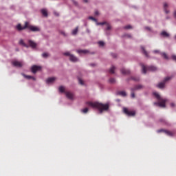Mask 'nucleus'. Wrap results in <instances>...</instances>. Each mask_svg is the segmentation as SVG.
<instances>
[{"instance_id":"obj_1","label":"nucleus","mask_w":176,"mask_h":176,"mask_svg":"<svg viewBox=\"0 0 176 176\" xmlns=\"http://www.w3.org/2000/svg\"><path fill=\"white\" fill-rule=\"evenodd\" d=\"M87 104L89 105V107H91V108L98 109L100 113H102L104 111H108V109H109V104H104L98 102H87Z\"/></svg>"},{"instance_id":"obj_2","label":"nucleus","mask_w":176,"mask_h":176,"mask_svg":"<svg viewBox=\"0 0 176 176\" xmlns=\"http://www.w3.org/2000/svg\"><path fill=\"white\" fill-rule=\"evenodd\" d=\"M153 94L156 97L157 100L160 101L159 102H154V105H155V107H160V108L166 107V101H167V99L162 98L160 95L157 92H153Z\"/></svg>"},{"instance_id":"obj_3","label":"nucleus","mask_w":176,"mask_h":176,"mask_svg":"<svg viewBox=\"0 0 176 176\" xmlns=\"http://www.w3.org/2000/svg\"><path fill=\"white\" fill-rule=\"evenodd\" d=\"M142 74H146L148 71H151V72H155V71H157V67L155 66H145V65L142 64Z\"/></svg>"},{"instance_id":"obj_4","label":"nucleus","mask_w":176,"mask_h":176,"mask_svg":"<svg viewBox=\"0 0 176 176\" xmlns=\"http://www.w3.org/2000/svg\"><path fill=\"white\" fill-rule=\"evenodd\" d=\"M170 79H171V77L170 76L165 78L162 82H160L157 85V87H158L159 89H164V86L166 83H167V82H168V80H170Z\"/></svg>"},{"instance_id":"obj_5","label":"nucleus","mask_w":176,"mask_h":176,"mask_svg":"<svg viewBox=\"0 0 176 176\" xmlns=\"http://www.w3.org/2000/svg\"><path fill=\"white\" fill-rule=\"evenodd\" d=\"M12 65L13 67H16V68H21V67H23L24 62L23 61H19V60H13L12 62Z\"/></svg>"},{"instance_id":"obj_6","label":"nucleus","mask_w":176,"mask_h":176,"mask_svg":"<svg viewBox=\"0 0 176 176\" xmlns=\"http://www.w3.org/2000/svg\"><path fill=\"white\" fill-rule=\"evenodd\" d=\"M123 112L127 116H135V111H129V109L126 107H123Z\"/></svg>"},{"instance_id":"obj_7","label":"nucleus","mask_w":176,"mask_h":176,"mask_svg":"<svg viewBox=\"0 0 176 176\" xmlns=\"http://www.w3.org/2000/svg\"><path fill=\"white\" fill-rule=\"evenodd\" d=\"M28 28L30 30V31H32V32H39V31H41V29L38 28V26L28 25Z\"/></svg>"},{"instance_id":"obj_8","label":"nucleus","mask_w":176,"mask_h":176,"mask_svg":"<svg viewBox=\"0 0 176 176\" xmlns=\"http://www.w3.org/2000/svg\"><path fill=\"white\" fill-rule=\"evenodd\" d=\"M28 28V22L25 23V25L23 27L21 26V24L19 23L16 28L18 30V31H23V30H25V28Z\"/></svg>"},{"instance_id":"obj_9","label":"nucleus","mask_w":176,"mask_h":176,"mask_svg":"<svg viewBox=\"0 0 176 176\" xmlns=\"http://www.w3.org/2000/svg\"><path fill=\"white\" fill-rule=\"evenodd\" d=\"M157 133H164L166 135H169V137H173V135H174L173 132L164 129L157 130Z\"/></svg>"},{"instance_id":"obj_10","label":"nucleus","mask_w":176,"mask_h":176,"mask_svg":"<svg viewBox=\"0 0 176 176\" xmlns=\"http://www.w3.org/2000/svg\"><path fill=\"white\" fill-rule=\"evenodd\" d=\"M41 69L40 66L33 65L31 68V71L33 74H36L37 71H39Z\"/></svg>"},{"instance_id":"obj_11","label":"nucleus","mask_w":176,"mask_h":176,"mask_svg":"<svg viewBox=\"0 0 176 176\" xmlns=\"http://www.w3.org/2000/svg\"><path fill=\"white\" fill-rule=\"evenodd\" d=\"M142 87H144L142 85H135L133 88H131V91H135V90H141Z\"/></svg>"},{"instance_id":"obj_12","label":"nucleus","mask_w":176,"mask_h":176,"mask_svg":"<svg viewBox=\"0 0 176 176\" xmlns=\"http://www.w3.org/2000/svg\"><path fill=\"white\" fill-rule=\"evenodd\" d=\"M66 97L69 98V100H74V94L71 93L70 91H67L65 93Z\"/></svg>"},{"instance_id":"obj_13","label":"nucleus","mask_w":176,"mask_h":176,"mask_svg":"<svg viewBox=\"0 0 176 176\" xmlns=\"http://www.w3.org/2000/svg\"><path fill=\"white\" fill-rule=\"evenodd\" d=\"M28 44L30 45V47H32V49H35V47H36V43L32 41V40L28 41Z\"/></svg>"},{"instance_id":"obj_14","label":"nucleus","mask_w":176,"mask_h":176,"mask_svg":"<svg viewBox=\"0 0 176 176\" xmlns=\"http://www.w3.org/2000/svg\"><path fill=\"white\" fill-rule=\"evenodd\" d=\"M69 60L73 63H76V61H78V59L76 58V56H74V54L70 55Z\"/></svg>"},{"instance_id":"obj_15","label":"nucleus","mask_w":176,"mask_h":176,"mask_svg":"<svg viewBox=\"0 0 176 176\" xmlns=\"http://www.w3.org/2000/svg\"><path fill=\"white\" fill-rule=\"evenodd\" d=\"M76 52L78 54H87V53H89V50H78Z\"/></svg>"},{"instance_id":"obj_16","label":"nucleus","mask_w":176,"mask_h":176,"mask_svg":"<svg viewBox=\"0 0 176 176\" xmlns=\"http://www.w3.org/2000/svg\"><path fill=\"white\" fill-rule=\"evenodd\" d=\"M121 74L123 75H129V74H130V70L122 68L121 69Z\"/></svg>"},{"instance_id":"obj_17","label":"nucleus","mask_w":176,"mask_h":176,"mask_svg":"<svg viewBox=\"0 0 176 176\" xmlns=\"http://www.w3.org/2000/svg\"><path fill=\"white\" fill-rule=\"evenodd\" d=\"M21 75H22L24 78H25V79H28V80L32 79L33 80H36V79L35 77H34V76H28V75H25V74H21Z\"/></svg>"},{"instance_id":"obj_18","label":"nucleus","mask_w":176,"mask_h":176,"mask_svg":"<svg viewBox=\"0 0 176 176\" xmlns=\"http://www.w3.org/2000/svg\"><path fill=\"white\" fill-rule=\"evenodd\" d=\"M56 80V78L54 77H50L46 80V83L50 84V83H53Z\"/></svg>"},{"instance_id":"obj_19","label":"nucleus","mask_w":176,"mask_h":176,"mask_svg":"<svg viewBox=\"0 0 176 176\" xmlns=\"http://www.w3.org/2000/svg\"><path fill=\"white\" fill-rule=\"evenodd\" d=\"M167 8H168V4H167V3H164V10L165 13H166V14L170 13V11L167 10Z\"/></svg>"},{"instance_id":"obj_20","label":"nucleus","mask_w":176,"mask_h":176,"mask_svg":"<svg viewBox=\"0 0 176 176\" xmlns=\"http://www.w3.org/2000/svg\"><path fill=\"white\" fill-rule=\"evenodd\" d=\"M41 14L44 17H47V10L44 8L41 10Z\"/></svg>"},{"instance_id":"obj_21","label":"nucleus","mask_w":176,"mask_h":176,"mask_svg":"<svg viewBox=\"0 0 176 176\" xmlns=\"http://www.w3.org/2000/svg\"><path fill=\"white\" fill-rule=\"evenodd\" d=\"M161 36H164V38H168L170 36V34L167 33L166 31H162L161 33Z\"/></svg>"},{"instance_id":"obj_22","label":"nucleus","mask_w":176,"mask_h":176,"mask_svg":"<svg viewBox=\"0 0 176 176\" xmlns=\"http://www.w3.org/2000/svg\"><path fill=\"white\" fill-rule=\"evenodd\" d=\"M118 94L119 96H122V97H126L127 96V94H126V91H124L118 92Z\"/></svg>"},{"instance_id":"obj_23","label":"nucleus","mask_w":176,"mask_h":176,"mask_svg":"<svg viewBox=\"0 0 176 176\" xmlns=\"http://www.w3.org/2000/svg\"><path fill=\"white\" fill-rule=\"evenodd\" d=\"M141 49L142 50V52L146 56V57H149V55H148V52H146V50H145V48L143 46L141 47Z\"/></svg>"},{"instance_id":"obj_24","label":"nucleus","mask_w":176,"mask_h":176,"mask_svg":"<svg viewBox=\"0 0 176 176\" xmlns=\"http://www.w3.org/2000/svg\"><path fill=\"white\" fill-rule=\"evenodd\" d=\"M19 45H21L22 46H24L25 47H28V45H27V44L24 43V41H23V39H21L19 41Z\"/></svg>"},{"instance_id":"obj_25","label":"nucleus","mask_w":176,"mask_h":176,"mask_svg":"<svg viewBox=\"0 0 176 176\" xmlns=\"http://www.w3.org/2000/svg\"><path fill=\"white\" fill-rule=\"evenodd\" d=\"M161 56L165 58V60H168V56H167V54L163 52L161 53Z\"/></svg>"},{"instance_id":"obj_26","label":"nucleus","mask_w":176,"mask_h":176,"mask_svg":"<svg viewBox=\"0 0 176 176\" xmlns=\"http://www.w3.org/2000/svg\"><path fill=\"white\" fill-rule=\"evenodd\" d=\"M131 80H134V82H140V77H131Z\"/></svg>"},{"instance_id":"obj_27","label":"nucleus","mask_w":176,"mask_h":176,"mask_svg":"<svg viewBox=\"0 0 176 176\" xmlns=\"http://www.w3.org/2000/svg\"><path fill=\"white\" fill-rule=\"evenodd\" d=\"M109 72L110 74H115V66H112L111 68L109 69Z\"/></svg>"},{"instance_id":"obj_28","label":"nucleus","mask_w":176,"mask_h":176,"mask_svg":"<svg viewBox=\"0 0 176 176\" xmlns=\"http://www.w3.org/2000/svg\"><path fill=\"white\" fill-rule=\"evenodd\" d=\"M72 35H76L78 34V27L72 30Z\"/></svg>"},{"instance_id":"obj_29","label":"nucleus","mask_w":176,"mask_h":176,"mask_svg":"<svg viewBox=\"0 0 176 176\" xmlns=\"http://www.w3.org/2000/svg\"><path fill=\"white\" fill-rule=\"evenodd\" d=\"M58 90H59L60 93H64L65 89L64 88V87L60 86V87H59Z\"/></svg>"},{"instance_id":"obj_30","label":"nucleus","mask_w":176,"mask_h":176,"mask_svg":"<svg viewBox=\"0 0 176 176\" xmlns=\"http://www.w3.org/2000/svg\"><path fill=\"white\" fill-rule=\"evenodd\" d=\"M42 57H43V58H47V57H49V53L45 52L42 54Z\"/></svg>"},{"instance_id":"obj_31","label":"nucleus","mask_w":176,"mask_h":176,"mask_svg":"<svg viewBox=\"0 0 176 176\" xmlns=\"http://www.w3.org/2000/svg\"><path fill=\"white\" fill-rule=\"evenodd\" d=\"M81 112H82V113H87V112H89V109L88 108H85L81 110Z\"/></svg>"},{"instance_id":"obj_32","label":"nucleus","mask_w":176,"mask_h":176,"mask_svg":"<svg viewBox=\"0 0 176 176\" xmlns=\"http://www.w3.org/2000/svg\"><path fill=\"white\" fill-rule=\"evenodd\" d=\"M104 24H107V22H96V25H104Z\"/></svg>"},{"instance_id":"obj_33","label":"nucleus","mask_w":176,"mask_h":176,"mask_svg":"<svg viewBox=\"0 0 176 176\" xmlns=\"http://www.w3.org/2000/svg\"><path fill=\"white\" fill-rule=\"evenodd\" d=\"M89 20H93V21H95L96 23H97V19H95L94 17L93 16H89L88 18Z\"/></svg>"},{"instance_id":"obj_34","label":"nucleus","mask_w":176,"mask_h":176,"mask_svg":"<svg viewBox=\"0 0 176 176\" xmlns=\"http://www.w3.org/2000/svg\"><path fill=\"white\" fill-rule=\"evenodd\" d=\"M78 83H80V85H82V86H83V85H85V83L83 82V80L82 79H80V78H78Z\"/></svg>"},{"instance_id":"obj_35","label":"nucleus","mask_w":176,"mask_h":176,"mask_svg":"<svg viewBox=\"0 0 176 176\" xmlns=\"http://www.w3.org/2000/svg\"><path fill=\"white\" fill-rule=\"evenodd\" d=\"M109 82L110 83H115L116 82V80H115V78H110Z\"/></svg>"},{"instance_id":"obj_36","label":"nucleus","mask_w":176,"mask_h":176,"mask_svg":"<svg viewBox=\"0 0 176 176\" xmlns=\"http://www.w3.org/2000/svg\"><path fill=\"white\" fill-rule=\"evenodd\" d=\"M160 122L161 123H164V124H167V121H166V120H164V119H160Z\"/></svg>"},{"instance_id":"obj_37","label":"nucleus","mask_w":176,"mask_h":176,"mask_svg":"<svg viewBox=\"0 0 176 176\" xmlns=\"http://www.w3.org/2000/svg\"><path fill=\"white\" fill-rule=\"evenodd\" d=\"M98 43L99 45V46H104L105 45L104 41H99Z\"/></svg>"},{"instance_id":"obj_38","label":"nucleus","mask_w":176,"mask_h":176,"mask_svg":"<svg viewBox=\"0 0 176 176\" xmlns=\"http://www.w3.org/2000/svg\"><path fill=\"white\" fill-rule=\"evenodd\" d=\"M131 98H135V94H134V91H131Z\"/></svg>"},{"instance_id":"obj_39","label":"nucleus","mask_w":176,"mask_h":176,"mask_svg":"<svg viewBox=\"0 0 176 176\" xmlns=\"http://www.w3.org/2000/svg\"><path fill=\"white\" fill-rule=\"evenodd\" d=\"M124 28L125 30H130V28H131V25H128L125 26Z\"/></svg>"},{"instance_id":"obj_40","label":"nucleus","mask_w":176,"mask_h":176,"mask_svg":"<svg viewBox=\"0 0 176 176\" xmlns=\"http://www.w3.org/2000/svg\"><path fill=\"white\" fill-rule=\"evenodd\" d=\"M63 54H64V56H69V57H71V56L72 55L69 52H65Z\"/></svg>"},{"instance_id":"obj_41","label":"nucleus","mask_w":176,"mask_h":176,"mask_svg":"<svg viewBox=\"0 0 176 176\" xmlns=\"http://www.w3.org/2000/svg\"><path fill=\"white\" fill-rule=\"evenodd\" d=\"M107 28H106V31H109V30H111V26H110L109 24H107Z\"/></svg>"},{"instance_id":"obj_42","label":"nucleus","mask_w":176,"mask_h":176,"mask_svg":"<svg viewBox=\"0 0 176 176\" xmlns=\"http://www.w3.org/2000/svg\"><path fill=\"white\" fill-rule=\"evenodd\" d=\"M72 2L75 5V6H78V2H76L75 0H72Z\"/></svg>"},{"instance_id":"obj_43","label":"nucleus","mask_w":176,"mask_h":176,"mask_svg":"<svg viewBox=\"0 0 176 176\" xmlns=\"http://www.w3.org/2000/svg\"><path fill=\"white\" fill-rule=\"evenodd\" d=\"M124 36L126 38H131V34H125Z\"/></svg>"},{"instance_id":"obj_44","label":"nucleus","mask_w":176,"mask_h":176,"mask_svg":"<svg viewBox=\"0 0 176 176\" xmlns=\"http://www.w3.org/2000/svg\"><path fill=\"white\" fill-rule=\"evenodd\" d=\"M172 58H173V60H174V61H176V56L175 55H173Z\"/></svg>"},{"instance_id":"obj_45","label":"nucleus","mask_w":176,"mask_h":176,"mask_svg":"<svg viewBox=\"0 0 176 176\" xmlns=\"http://www.w3.org/2000/svg\"><path fill=\"white\" fill-rule=\"evenodd\" d=\"M111 56L113 58H116V54H111Z\"/></svg>"},{"instance_id":"obj_46","label":"nucleus","mask_w":176,"mask_h":176,"mask_svg":"<svg viewBox=\"0 0 176 176\" xmlns=\"http://www.w3.org/2000/svg\"><path fill=\"white\" fill-rule=\"evenodd\" d=\"M170 107H171L172 108H174V107H175V104H174V103H170Z\"/></svg>"},{"instance_id":"obj_47","label":"nucleus","mask_w":176,"mask_h":176,"mask_svg":"<svg viewBox=\"0 0 176 176\" xmlns=\"http://www.w3.org/2000/svg\"><path fill=\"white\" fill-rule=\"evenodd\" d=\"M153 52H154V53H160V51H159V50H154V51H153Z\"/></svg>"},{"instance_id":"obj_48","label":"nucleus","mask_w":176,"mask_h":176,"mask_svg":"<svg viewBox=\"0 0 176 176\" xmlns=\"http://www.w3.org/2000/svg\"><path fill=\"white\" fill-rule=\"evenodd\" d=\"M145 30H148V31H151V28H149V27H146V28H145Z\"/></svg>"},{"instance_id":"obj_49","label":"nucleus","mask_w":176,"mask_h":176,"mask_svg":"<svg viewBox=\"0 0 176 176\" xmlns=\"http://www.w3.org/2000/svg\"><path fill=\"white\" fill-rule=\"evenodd\" d=\"M98 14H99L98 11H96V12H95V15H96V16H98Z\"/></svg>"},{"instance_id":"obj_50","label":"nucleus","mask_w":176,"mask_h":176,"mask_svg":"<svg viewBox=\"0 0 176 176\" xmlns=\"http://www.w3.org/2000/svg\"><path fill=\"white\" fill-rule=\"evenodd\" d=\"M60 34H62V35H64V36H65V32H61Z\"/></svg>"},{"instance_id":"obj_51","label":"nucleus","mask_w":176,"mask_h":176,"mask_svg":"<svg viewBox=\"0 0 176 176\" xmlns=\"http://www.w3.org/2000/svg\"><path fill=\"white\" fill-rule=\"evenodd\" d=\"M55 16H58V12H54Z\"/></svg>"},{"instance_id":"obj_52","label":"nucleus","mask_w":176,"mask_h":176,"mask_svg":"<svg viewBox=\"0 0 176 176\" xmlns=\"http://www.w3.org/2000/svg\"><path fill=\"white\" fill-rule=\"evenodd\" d=\"M87 32H88V34H90V30L89 29H87Z\"/></svg>"},{"instance_id":"obj_53","label":"nucleus","mask_w":176,"mask_h":176,"mask_svg":"<svg viewBox=\"0 0 176 176\" xmlns=\"http://www.w3.org/2000/svg\"><path fill=\"white\" fill-rule=\"evenodd\" d=\"M174 16L176 18V11L174 12Z\"/></svg>"},{"instance_id":"obj_54","label":"nucleus","mask_w":176,"mask_h":176,"mask_svg":"<svg viewBox=\"0 0 176 176\" xmlns=\"http://www.w3.org/2000/svg\"><path fill=\"white\" fill-rule=\"evenodd\" d=\"M85 3H87L88 1L87 0H83Z\"/></svg>"},{"instance_id":"obj_55","label":"nucleus","mask_w":176,"mask_h":176,"mask_svg":"<svg viewBox=\"0 0 176 176\" xmlns=\"http://www.w3.org/2000/svg\"><path fill=\"white\" fill-rule=\"evenodd\" d=\"M90 65H91V67H94L95 65H94V64H91Z\"/></svg>"},{"instance_id":"obj_56","label":"nucleus","mask_w":176,"mask_h":176,"mask_svg":"<svg viewBox=\"0 0 176 176\" xmlns=\"http://www.w3.org/2000/svg\"><path fill=\"white\" fill-rule=\"evenodd\" d=\"M166 19H169L168 17H166Z\"/></svg>"}]
</instances>
